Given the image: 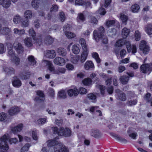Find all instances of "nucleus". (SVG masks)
<instances>
[{
	"instance_id": "49530a36",
	"label": "nucleus",
	"mask_w": 152,
	"mask_h": 152,
	"mask_svg": "<svg viewBox=\"0 0 152 152\" xmlns=\"http://www.w3.org/2000/svg\"><path fill=\"white\" fill-rule=\"evenodd\" d=\"M59 145V146L58 147L59 148H60L61 152H69L68 149L63 144L60 142Z\"/></svg>"
},
{
	"instance_id": "680f3d73",
	"label": "nucleus",
	"mask_w": 152,
	"mask_h": 152,
	"mask_svg": "<svg viewBox=\"0 0 152 152\" xmlns=\"http://www.w3.org/2000/svg\"><path fill=\"white\" fill-rule=\"evenodd\" d=\"M46 121V119L45 118H41L37 120V123L39 125H43Z\"/></svg>"
},
{
	"instance_id": "7ed1b4c3",
	"label": "nucleus",
	"mask_w": 152,
	"mask_h": 152,
	"mask_svg": "<svg viewBox=\"0 0 152 152\" xmlns=\"http://www.w3.org/2000/svg\"><path fill=\"white\" fill-rule=\"evenodd\" d=\"M71 135V131L68 128H66L64 129L63 127H61L59 129L58 132V136L67 137L70 136Z\"/></svg>"
},
{
	"instance_id": "09e8293b",
	"label": "nucleus",
	"mask_w": 152,
	"mask_h": 152,
	"mask_svg": "<svg viewBox=\"0 0 152 152\" xmlns=\"http://www.w3.org/2000/svg\"><path fill=\"white\" fill-rule=\"evenodd\" d=\"M119 99L120 100L124 101L126 100V97L125 94L123 92L121 93L120 94H118Z\"/></svg>"
},
{
	"instance_id": "f3484780",
	"label": "nucleus",
	"mask_w": 152,
	"mask_h": 152,
	"mask_svg": "<svg viewBox=\"0 0 152 152\" xmlns=\"http://www.w3.org/2000/svg\"><path fill=\"white\" fill-rule=\"evenodd\" d=\"M54 40V39L50 35L46 36L45 38L44 42L47 45H50L52 44Z\"/></svg>"
},
{
	"instance_id": "c85d7f7f",
	"label": "nucleus",
	"mask_w": 152,
	"mask_h": 152,
	"mask_svg": "<svg viewBox=\"0 0 152 152\" xmlns=\"http://www.w3.org/2000/svg\"><path fill=\"white\" fill-rule=\"evenodd\" d=\"M130 32L129 29L126 28H124L122 31V35L124 39L126 38Z\"/></svg>"
},
{
	"instance_id": "a211bd4d",
	"label": "nucleus",
	"mask_w": 152,
	"mask_h": 152,
	"mask_svg": "<svg viewBox=\"0 0 152 152\" xmlns=\"http://www.w3.org/2000/svg\"><path fill=\"white\" fill-rule=\"evenodd\" d=\"M91 135L95 138L100 137L101 135V133L97 129H92L90 132Z\"/></svg>"
},
{
	"instance_id": "a878e982",
	"label": "nucleus",
	"mask_w": 152,
	"mask_h": 152,
	"mask_svg": "<svg viewBox=\"0 0 152 152\" xmlns=\"http://www.w3.org/2000/svg\"><path fill=\"white\" fill-rule=\"evenodd\" d=\"M129 80V77L126 76H121L120 77L121 82L123 84H126Z\"/></svg>"
},
{
	"instance_id": "b1692460",
	"label": "nucleus",
	"mask_w": 152,
	"mask_h": 152,
	"mask_svg": "<svg viewBox=\"0 0 152 152\" xmlns=\"http://www.w3.org/2000/svg\"><path fill=\"white\" fill-rule=\"evenodd\" d=\"M84 67L86 69L88 70L91 69H93L94 66L91 61H88L85 63Z\"/></svg>"
},
{
	"instance_id": "774afa93",
	"label": "nucleus",
	"mask_w": 152,
	"mask_h": 152,
	"mask_svg": "<svg viewBox=\"0 0 152 152\" xmlns=\"http://www.w3.org/2000/svg\"><path fill=\"white\" fill-rule=\"evenodd\" d=\"M82 94H86L87 93V91L86 89L82 87H80L79 88V93Z\"/></svg>"
},
{
	"instance_id": "ea45409f",
	"label": "nucleus",
	"mask_w": 152,
	"mask_h": 152,
	"mask_svg": "<svg viewBox=\"0 0 152 152\" xmlns=\"http://www.w3.org/2000/svg\"><path fill=\"white\" fill-rule=\"evenodd\" d=\"M39 0H33L31 3L32 7L35 9H37L39 5Z\"/></svg>"
},
{
	"instance_id": "4c0bfd02",
	"label": "nucleus",
	"mask_w": 152,
	"mask_h": 152,
	"mask_svg": "<svg viewBox=\"0 0 152 152\" xmlns=\"http://www.w3.org/2000/svg\"><path fill=\"white\" fill-rule=\"evenodd\" d=\"M32 12L29 10H27L25 12L24 16L26 19H29L31 18L32 16Z\"/></svg>"
},
{
	"instance_id": "412c9836",
	"label": "nucleus",
	"mask_w": 152,
	"mask_h": 152,
	"mask_svg": "<svg viewBox=\"0 0 152 152\" xmlns=\"http://www.w3.org/2000/svg\"><path fill=\"white\" fill-rule=\"evenodd\" d=\"M31 75V72H26L19 74L20 77L22 79L25 80L28 79Z\"/></svg>"
},
{
	"instance_id": "1a4fd4ad",
	"label": "nucleus",
	"mask_w": 152,
	"mask_h": 152,
	"mask_svg": "<svg viewBox=\"0 0 152 152\" xmlns=\"http://www.w3.org/2000/svg\"><path fill=\"white\" fill-rule=\"evenodd\" d=\"M67 93L70 97L77 96L79 94V91L76 87L73 89H70L67 91Z\"/></svg>"
},
{
	"instance_id": "20e7f679",
	"label": "nucleus",
	"mask_w": 152,
	"mask_h": 152,
	"mask_svg": "<svg viewBox=\"0 0 152 152\" xmlns=\"http://www.w3.org/2000/svg\"><path fill=\"white\" fill-rule=\"evenodd\" d=\"M140 68L142 72L149 74L152 71V63L143 64L141 65Z\"/></svg>"
},
{
	"instance_id": "e433bc0d",
	"label": "nucleus",
	"mask_w": 152,
	"mask_h": 152,
	"mask_svg": "<svg viewBox=\"0 0 152 152\" xmlns=\"http://www.w3.org/2000/svg\"><path fill=\"white\" fill-rule=\"evenodd\" d=\"M151 94L150 93H147L144 96V99L148 102H150L151 106H152V97L150 98Z\"/></svg>"
},
{
	"instance_id": "c03bdc74",
	"label": "nucleus",
	"mask_w": 152,
	"mask_h": 152,
	"mask_svg": "<svg viewBox=\"0 0 152 152\" xmlns=\"http://www.w3.org/2000/svg\"><path fill=\"white\" fill-rule=\"evenodd\" d=\"M120 17L123 23L126 25V22L128 20L127 16L124 14H121Z\"/></svg>"
},
{
	"instance_id": "bf43d9fd",
	"label": "nucleus",
	"mask_w": 152,
	"mask_h": 152,
	"mask_svg": "<svg viewBox=\"0 0 152 152\" xmlns=\"http://www.w3.org/2000/svg\"><path fill=\"white\" fill-rule=\"evenodd\" d=\"M141 37V34L140 32L138 31H136L135 33V39L136 41H138L140 39Z\"/></svg>"
},
{
	"instance_id": "7c9ffc66",
	"label": "nucleus",
	"mask_w": 152,
	"mask_h": 152,
	"mask_svg": "<svg viewBox=\"0 0 152 152\" xmlns=\"http://www.w3.org/2000/svg\"><path fill=\"white\" fill-rule=\"evenodd\" d=\"M58 97L61 99H65L66 98V93L64 90H61L59 91L58 94Z\"/></svg>"
},
{
	"instance_id": "a18cd8bd",
	"label": "nucleus",
	"mask_w": 152,
	"mask_h": 152,
	"mask_svg": "<svg viewBox=\"0 0 152 152\" xmlns=\"http://www.w3.org/2000/svg\"><path fill=\"white\" fill-rule=\"evenodd\" d=\"M88 53H82L80 57V61L82 63H83L86 59Z\"/></svg>"
},
{
	"instance_id": "a19ab883",
	"label": "nucleus",
	"mask_w": 152,
	"mask_h": 152,
	"mask_svg": "<svg viewBox=\"0 0 152 152\" xmlns=\"http://www.w3.org/2000/svg\"><path fill=\"white\" fill-rule=\"evenodd\" d=\"M65 34L67 38L69 39L73 38L76 36L75 34L74 33L69 31L65 32Z\"/></svg>"
},
{
	"instance_id": "6ab92c4d",
	"label": "nucleus",
	"mask_w": 152,
	"mask_h": 152,
	"mask_svg": "<svg viewBox=\"0 0 152 152\" xmlns=\"http://www.w3.org/2000/svg\"><path fill=\"white\" fill-rule=\"evenodd\" d=\"M57 52L59 56H64L67 54L66 50L62 48H59L57 49Z\"/></svg>"
},
{
	"instance_id": "6e6552de",
	"label": "nucleus",
	"mask_w": 152,
	"mask_h": 152,
	"mask_svg": "<svg viewBox=\"0 0 152 152\" xmlns=\"http://www.w3.org/2000/svg\"><path fill=\"white\" fill-rule=\"evenodd\" d=\"M3 69L6 74L8 75L14 74L15 72V69L11 67L4 66Z\"/></svg>"
},
{
	"instance_id": "f257e3e1",
	"label": "nucleus",
	"mask_w": 152,
	"mask_h": 152,
	"mask_svg": "<svg viewBox=\"0 0 152 152\" xmlns=\"http://www.w3.org/2000/svg\"><path fill=\"white\" fill-rule=\"evenodd\" d=\"M9 135L7 134H5L0 138V149L1 152H7L9 149V147L7 144V141H8Z\"/></svg>"
},
{
	"instance_id": "393cba45",
	"label": "nucleus",
	"mask_w": 152,
	"mask_h": 152,
	"mask_svg": "<svg viewBox=\"0 0 152 152\" xmlns=\"http://www.w3.org/2000/svg\"><path fill=\"white\" fill-rule=\"evenodd\" d=\"M85 12V11H83L82 13H80L78 14L77 18V20L78 22H80V21H81L83 22L85 20L86 18L84 15Z\"/></svg>"
},
{
	"instance_id": "de8ad7c7",
	"label": "nucleus",
	"mask_w": 152,
	"mask_h": 152,
	"mask_svg": "<svg viewBox=\"0 0 152 152\" xmlns=\"http://www.w3.org/2000/svg\"><path fill=\"white\" fill-rule=\"evenodd\" d=\"M82 82L84 85L89 86L91 84L92 80L90 78H87L83 80Z\"/></svg>"
},
{
	"instance_id": "79ce46f5",
	"label": "nucleus",
	"mask_w": 152,
	"mask_h": 152,
	"mask_svg": "<svg viewBox=\"0 0 152 152\" xmlns=\"http://www.w3.org/2000/svg\"><path fill=\"white\" fill-rule=\"evenodd\" d=\"M21 20V18L18 15H17L14 16L13 19V21L15 24L19 23Z\"/></svg>"
},
{
	"instance_id": "6e6d98bb",
	"label": "nucleus",
	"mask_w": 152,
	"mask_h": 152,
	"mask_svg": "<svg viewBox=\"0 0 152 152\" xmlns=\"http://www.w3.org/2000/svg\"><path fill=\"white\" fill-rule=\"evenodd\" d=\"M58 7L56 4H53L50 9V11L51 12H55L58 11Z\"/></svg>"
},
{
	"instance_id": "9d476101",
	"label": "nucleus",
	"mask_w": 152,
	"mask_h": 152,
	"mask_svg": "<svg viewBox=\"0 0 152 152\" xmlns=\"http://www.w3.org/2000/svg\"><path fill=\"white\" fill-rule=\"evenodd\" d=\"M54 63L59 66H63L65 64V61L64 59L61 57H56L54 60Z\"/></svg>"
},
{
	"instance_id": "c9c22d12",
	"label": "nucleus",
	"mask_w": 152,
	"mask_h": 152,
	"mask_svg": "<svg viewBox=\"0 0 152 152\" xmlns=\"http://www.w3.org/2000/svg\"><path fill=\"white\" fill-rule=\"evenodd\" d=\"M145 31L146 33L149 35L152 34V25L148 24L147 25L145 28Z\"/></svg>"
},
{
	"instance_id": "e2e57ef3",
	"label": "nucleus",
	"mask_w": 152,
	"mask_h": 152,
	"mask_svg": "<svg viewBox=\"0 0 152 152\" xmlns=\"http://www.w3.org/2000/svg\"><path fill=\"white\" fill-rule=\"evenodd\" d=\"M89 22L91 23L96 24L98 22V20L96 18L94 17H91L89 18Z\"/></svg>"
},
{
	"instance_id": "5fc2aeb1",
	"label": "nucleus",
	"mask_w": 152,
	"mask_h": 152,
	"mask_svg": "<svg viewBox=\"0 0 152 152\" xmlns=\"http://www.w3.org/2000/svg\"><path fill=\"white\" fill-rule=\"evenodd\" d=\"M115 23V21L113 20H107L106 22V25L109 27L114 25Z\"/></svg>"
},
{
	"instance_id": "603ef678",
	"label": "nucleus",
	"mask_w": 152,
	"mask_h": 152,
	"mask_svg": "<svg viewBox=\"0 0 152 152\" xmlns=\"http://www.w3.org/2000/svg\"><path fill=\"white\" fill-rule=\"evenodd\" d=\"M66 71V69L64 68H59L57 70L55 71V73L59 74L60 73H64Z\"/></svg>"
},
{
	"instance_id": "338daca9",
	"label": "nucleus",
	"mask_w": 152,
	"mask_h": 152,
	"mask_svg": "<svg viewBox=\"0 0 152 152\" xmlns=\"http://www.w3.org/2000/svg\"><path fill=\"white\" fill-rule=\"evenodd\" d=\"M10 29L7 27H4L2 30V32L4 34H7L10 31Z\"/></svg>"
},
{
	"instance_id": "37998d69",
	"label": "nucleus",
	"mask_w": 152,
	"mask_h": 152,
	"mask_svg": "<svg viewBox=\"0 0 152 152\" xmlns=\"http://www.w3.org/2000/svg\"><path fill=\"white\" fill-rule=\"evenodd\" d=\"M11 3L10 0H4L1 4L4 7L7 8L9 7Z\"/></svg>"
},
{
	"instance_id": "2eb2a0df",
	"label": "nucleus",
	"mask_w": 152,
	"mask_h": 152,
	"mask_svg": "<svg viewBox=\"0 0 152 152\" xmlns=\"http://www.w3.org/2000/svg\"><path fill=\"white\" fill-rule=\"evenodd\" d=\"M24 42L25 46L28 48L31 47L33 45L32 39L31 37L26 38L24 40Z\"/></svg>"
},
{
	"instance_id": "9b49d317",
	"label": "nucleus",
	"mask_w": 152,
	"mask_h": 152,
	"mask_svg": "<svg viewBox=\"0 0 152 152\" xmlns=\"http://www.w3.org/2000/svg\"><path fill=\"white\" fill-rule=\"evenodd\" d=\"M110 134L111 136L113 137L118 141L125 144L127 142V140L125 139V138L120 136L119 135H117L116 134L112 133H111Z\"/></svg>"
},
{
	"instance_id": "3c124183",
	"label": "nucleus",
	"mask_w": 152,
	"mask_h": 152,
	"mask_svg": "<svg viewBox=\"0 0 152 152\" xmlns=\"http://www.w3.org/2000/svg\"><path fill=\"white\" fill-rule=\"evenodd\" d=\"M7 56L10 58H13L15 56V53L13 49L8 50Z\"/></svg>"
},
{
	"instance_id": "0e129e2a",
	"label": "nucleus",
	"mask_w": 152,
	"mask_h": 152,
	"mask_svg": "<svg viewBox=\"0 0 152 152\" xmlns=\"http://www.w3.org/2000/svg\"><path fill=\"white\" fill-rule=\"evenodd\" d=\"M29 23V21L26 19L25 20H23L22 22L21 26L23 27H27Z\"/></svg>"
},
{
	"instance_id": "bb28decb",
	"label": "nucleus",
	"mask_w": 152,
	"mask_h": 152,
	"mask_svg": "<svg viewBox=\"0 0 152 152\" xmlns=\"http://www.w3.org/2000/svg\"><path fill=\"white\" fill-rule=\"evenodd\" d=\"M87 97L92 102L95 103L96 101V96L93 93H91L87 95Z\"/></svg>"
},
{
	"instance_id": "5701e85b",
	"label": "nucleus",
	"mask_w": 152,
	"mask_h": 152,
	"mask_svg": "<svg viewBox=\"0 0 152 152\" xmlns=\"http://www.w3.org/2000/svg\"><path fill=\"white\" fill-rule=\"evenodd\" d=\"M23 127V124H19L18 125L12 128V131L14 133H16L18 132L21 131Z\"/></svg>"
},
{
	"instance_id": "0eeeda50",
	"label": "nucleus",
	"mask_w": 152,
	"mask_h": 152,
	"mask_svg": "<svg viewBox=\"0 0 152 152\" xmlns=\"http://www.w3.org/2000/svg\"><path fill=\"white\" fill-rule=\"evenodd\" d=\"M125 45H126V48L128 52H130L132 50V53L133 54H134L136 52L137 48L135 45H133L132 46L130 44V42L128 41H127L126 42Z\"/></svg>"
},
{
	"instance_id": "8fccbe9b",
	"label": "nucleus",
	"mask_w": 152,
	"mask_h": 152,
	"mask_svg": "<svg viewBox=\"0 0 152 152\" xmlns=\"http://www.w3.org/2000/svg\"><path fill=\"white\" fill-rule=\"evenodd\" d=\"M59 18L62 22H64L66 16L64 13L63 12H61L59 13Z\"/></svg>"
},
{
	"instance_id": "dca6fc26",
	"label": "nucleus",
	"mask_w": 152,
	"mask_h": 152,
	"mask_svg": "<svg viewBox=\"0 0 152 152\" xmlns=\"http://www.w3.org/2000/svg\"><path fill=\"white\" fill-rule=\"evenodd\" d=\"M56 55L55 51L53 50H47L45 54L46 57L51 58L55 57Z\"/></svg>"
},
{
	"instance_id": "ddd939ff",
	"label": "nucleus",
	"mask_w": 152,
	"mask_h": 152,
	"mask_svg": "<svg viewBox=\"0 0 152 152\" xmlns=\"http://www.w3.org/2000/svg\"><path fill=\"white\" fill-rule=\"evenodd\" d=\"M13 86L15 87L19 88L22 85V83L20 80L16 77H14L12 82Z\"/></svg>"
},
{
	"instance_id": "4d7b16f0",
	"label": "nucleus",
	"mask_w": 152,
	"mask_h": 152,
	"mask_svg": "<svg viewBox=\"0 0 152 152\" xmlns=\"http://www.w3.org/2000/svg\"><path fill=\"white\" fill-rule=\"evenodd\" d=\"M92 56L96 60L98 63H99L100 62V60L99 57L98 53L96 52H94L92 53Z\"/></svg>"
},
{
	"instance_id": "423d86ee",
	"label": "nucleus",
	"mask_w": 152,
	"mask_h": 152,
	"mask_svg": "<svg viewBox=\"0 0 152 152\" xmlns=\"http://www.w3.org/2000/svg\"><path fill=\"white\" fill-rule=\"evenodd\" d=\"M14 48L17 53L19 54H22L24 52V48L22 45L18 42H15L13 44Z\"/></svg>"
},
{
	"instance_id": "f8f14e48",
	"label": "nucleus",
	"mask_w": 152,
	"mask_h": 152,
	"mask_svg": "<svg viewBox=\"0 0 152 152\" xmlns=\"http://www.w3.org/2000/svg\"><path fill=\"white\" fill-rule=\"evenodd\" d=\"M20 111V109L18 107L14 106L11 107L8 111L9 114L13 115L17 114Z\"/></svg>"
},
{
	"instance_id": "39448f33",
	"label": "nucleus",
	"mask_w": 152,
	"mask_h": 152,
	"mask_svg": "<svg viewBox=\"0 0 152 152\" xmlns=\"http://www.w3.org/2000/svg\"><path fill=\"white\" fill-rule=\"evenodd\" d=\"M140 49L142 51L144 54H148L150 50L149 46L146 44V42L145 41H142L140 44Z\"/></svg>"
},
{
	"instance_id": "58836bf2",
	"label": "nucleus",
	"mask_w": 152,
	"mask_h": 152,
	"mask_svg": "<svg viewBox=\"0 0 152 152\" xmlns=\"http://www.w3.org/2000/svg\"><path fill=\"white\" fill-rule=\"evenodd\" d=\"M72 50L73 53L77 54L80 52V50L79 47V45H74L72 47Z\"/></svg>"
},
{
	"instance_id": "473e14b6",
	"label": "nucleus",
	"mask_w": 152,
	"mask_h": 152,
	"mask_svg": "<svg viewBox=\"0 0 152 152\" xmlns=\"http://www.w3.org/2000/svg\"><path fill=\"white\" fill-rule=\"evenodd\" d=\"M10 59L15 66H18L19 64L20 59L18 57L15 56L14 57L11 58Z\"/></svg>"
},
{
	"instance_id": "2f4dec72",
	"label": "nucleus",
	"mask_w": 152,
	"mask_h": 152,
	"mask_svg": "<svg viewBox=\"0 0 152 152\" xmlns=\"http://www.w3.org/2000/svg\"><path fill=\"white\" fill-rule=\"evenodd\" d=\"M71 58V62L75 64H77L80 59V57L78 55L72 56Z\"/></svg>"
},
{
	"instance_id": "4be33fe9",
	"label": "nucleus",
	"mask_w": 152,
	"mask_h": 152,
	"mask_svg": "<svg viewBox=\"0 0 152 152\" xmlns=\"http://www.w3.org/2000/svg\"><path fill=\"white\" fill-rule=\"evenodd\" d=\"M127 41L124 39H120L115 43V46L116 47H121L124 45L126 44V42Z\"/></svg>"
},
{
	"instance_id": "052dcab7",
	"label": "nucleus",
	"mask_w": 152,
	"mask_h": 152,
	"mask_svg": "<svg viewBox=\"0 0 152 152\" xmlns=\"http://www.w3.org/2000/svg\"><path fill=\"white\" fill-rule=\"evenodd\" d=\"M7 118V114L6 113L2 112L0 113V121H3L5 120Z\"/></svg>"
},
{
	"instance_id": "13d9d810",
	"label": "nucleus",
	"mask_w": 152,
	"mask_h": 152,
	"mask_svg": "<svg viewBox=\"0 0 152 152\" xmlns=\"http://www.w3.org/2000/svg\"><path fill=\"white\" fill-rule=\"evenodd\" d=\"M137 102V101L136 99L133 100H129L127 101L126 102L127 104L130 106H132L133 105H135Z\"/></svg>"
},
{
	"instance_id": "f03ea898",
	"label": "nucleus",
	"mask_w": 152,
	"mask_h": 152,
	"mask_svg": "<svg viewBox=\"0 0 152 152\" xmlns=\"http://www.w3.org/2000/svg\"><path fill=\"white\" fill-rule=\"evenodd\" d=\"M104 29L102 26H100L98 30H95L93 32L94 37L96 41L104 37Z\"/></svg>"
},
{
	"instance_id": "864d4df0",
	"label": "nucleus",
	"mask_w": 152,
	"mask_h": 152,
	"mask_svg": "<svg viewBox=\"0 0 152 152\" xmlns=\"http://www.w3.org/2000/svg\"><path fill=\"white\" fill-rule=\"evenodd\" d=\"M30 145L28 143L25 144L21 149V152H25L27 151L29 149Z\"/></svg>"
},
{
	"instance_id": "cd10ccee",
	"label": "nucleus",
	"mask_w": 152,
	"mask_h": 152,
	"mask_svg": "<svg viewBox=\"0 0 152 152\" xmlns=\"http://www.w3.org/2000/svg\"><path fill=\"white\" fill-rule=\"evenodd\" d=\"M14 33L20 36H22L25 34V31L24 29L19 30L18 28H15L13 29Z\"/></svg>"
},
{
	"instance_id": "f704fd0d",
	"label": "nucleus",
	"mask_w": 152,
	"mask_h": 152,
	"mask_svg": "<svg viewBox=\"0 0 152 152\" xmlns=\"http://www.w3.org/2000/svg\"><path fill=\"white\" fill-rule=\"evenodd\" d=\"M140 8L139 6L137 4H134L131 7V10L133 12H137L139 10Z\"/></svg>"
},
{
	"instance_id": "4468645a",
	"label": "nucleus",
	"mask_w": 152,
	"mask_h": 152,
	"mask_svg": "<svg viewBox=\"0 0 152 152\" xmlns=\"http://www.w3.org/2000/svg\"><path fill=\"white\" fill-rule=\"evenodd\" d=\"M42 63H44L48 66L49 70L51 72L54 71L55 70V68L54 66L51 62L47 60H42Z\"/></svg>"
},
{
	"instance_id": "aec40b11",
	"label": "nucleus",
	"mask_w": 152,
	"mask_h": 152,
	"mask_svg": "<svg viewBox=\"0 0 152 152\" xmlns=\"http://www.w3.org/2000/svg\"><path fill=\"white\" fill-rule=\"evenodd\" d=\"M27 59L30 65L34 66L36 65L37 62L33 56L32 55L29 56Z\"/></svg>"
},
{
	"instance_id": "72a5a7b5",
	"label": "nucleus",
	"mask_w": 152,
	"mask_h": 152,
	"mask_svg": "<svg viewBox=\"0 0 152 152\" xmlns=\"http://www.w3.org/2000/svg\"><path fill=\"white\" fill-rule=\"evenodd\" d=\"M116 34V30L114 28H112L107 32V34L108 36L111 37H113Z\"/></svg>"
},
{
	"instance_id": "69168bd1",
	"label": "nucleus",
	"mask_w": 152,
	"mask_h": 152,
	"mask_svg": "<svg viewBox=\"0 0 152 152\" xmlns=\"http://www.w3.org/2000/svg\"><path fill=\"white\" fill-rule=\"evenodd\" d=\"M6 49L4 48V45L2 43H0V54H2L5 53Z\"/></svg>"
},
{
	"instance_id": "c756f323",
	"label": "nucleus",
	"mask_w": 152,
	"mask_h": 152,
	"mask_svg": "<svg viewBox=\"0 0 152 152\" xmlns=\"http://www.w3.org/2000/svg\"><path fill=\"white\" fill-rule=\"evenodd\" d=\"M60 143L56 140V139H54L52 140H49L48 141V146H51L55 145L56 146L57 145H58Z\"/></svg>"
}]
</instances>
